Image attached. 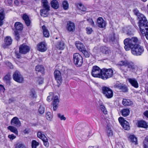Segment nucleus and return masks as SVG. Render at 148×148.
Instances as JSON below:
<instances>
[{"label": "nucleus", "mask_w": 148, "mask_h": 148, "mask_svg": "<svg viewBox=\"0 0 148 148\" xmlns=\"http://www.w3.org/2000/svg\"><path fill=\"white\" fill-rule=\"evenodd\" d=\"M131 50L133 55L135 56H140L143 53L144 49L142 46L138 44L135 45L134 47L132 48Z\"/></svg>", "instance_id": "5"}, {"label": "nucleus", "mask_w": 148, "mask_h": 148, "mask_svg": "<svg viewBox=\"0 0 148 148\" xmlns=\"http://www.w3.org/2000/svg\"><path fill=\"white\" fill-rule=\"evenodd\" d=\"M54 74L55 79L56 80L58 84L57 86L59 87L61 85L62 82L61 73L59 70H56L54 71Z\"/></svg>", "instance_id": "11"}, {"label": "nucleus", "mask_w": 148, "mask_h": 148, "mask_svg": "<svg viewBox=\"0 0 148 148\" xmlns=\"http://www.w3.org/2000/svg\"><path fill=\"white\" fill-rule=\"evenodd\" d=\"M75 44L77 49L81 51L85 48L83 44L79 41H76Z\"/></svg>", "instance_id": "26"}, {"label": "nucleus", "mask_w": 148, "mask_h": 148, "mask_svg": "<svg viewBox=\"0 0 148 148\" xmlns=\"http://www.w3.org/2000/svg\"><path fill=\"white\" fill-rule=\"evenodd\" d=\"M46 117L48 120L51 121L52 119L53 116L51 113L48 112L46 113Z\"/></svg>", "instance_id": "45"}, {"label": "nucleus", "mask_w": 148, "mask_h": 148, "mask_svg": "<svg viewBox=\"0 0 148 148\" xmlns=\"http://www.w3.org/2000/svg\"><path fill=\"white\" fill-rule=\"evenodd\" d=\"M5 90V89L3 86L2 85L0 84V91L3 92Z\"/></svg>", "instance_id": "61"}, {"label": "nucleus", "mask_w": 148, "mask_h": 148, "mask_svg": "<svg viewBox=\"0 0 148 148\" xmlns=\"http://www.w3.org/2000/svg\"><path fill=\"white\" fill-rule=\"evenodd\" d=\"M59 100L57 96H56L54 97L53 103V110H56L58 108L59 106Z\"/></svg>", "instance_id": "21"}, {"label": "nucleus", "mask_w": 148, "mask_h": 148, "mask_svg": "<svg viewBox=\"0 0 148 148\" xmlns=\"http://www.w3.org/2000/svg\"><path fill=\"white\" fill-rule=\"evenodd\" d=\"M86 30L87 33L88 34H91L92 32V28L90 27H87L86 29Z\"/></svg>", "instance_id": "52"}, {"label": "nucleus", "mask_w": 148, "mask_h": 148, "mask_svg": "<svg viewBox=\"0 0 148 148\" xmlns=\"http://www.w3.org/2000/svg\"><path fill=\"white\" fill-rule=\"evenodd\" d=\"M129 138L131 141L134 144L136 145L137 144V139L136 137L134 135H131L130 136Z\"/></svg>", "instance_id": "38"}, {"label": "nucleus", "mask_w": 148, "mask_h": 148, "mask_svg": "<svg viewBox=\"0 0 148 148\" xmlns=\"http://www.w3.org/2000/svg\"><path fill=\"white\" fill-rule=\"evenodd\" d=\"M5 44L7 46H9L11 44L12 40L10 36H6L4 39Z\"/></svg>", "instance_id": "30"}, {"label": "nucleus", "mask_w": 148, "mask_h": 148, "mask_svg": "<svg viewBox=\"0 0 148 148\" xmlns=\"http://www.w3.org/2000/svg\"><path fill=\"white\" fill-rule=\"evenodd\" d=\"M101 71L102 69L99 67L97 66H94L92 69L91 74L93 77L100 78Z\"/></svg>", "instance_id": "9"}, {"label": "nucleus", "mask_w": 148, "mask_h": 148, "mask_svg": "<svg viewBox=\"0 0 148 148\" xmlns=\"http://www.w3.org/2000/svg\"><path fill=\"white\" fill-rule=\"evenodd\" d=\"M100 50L101 52L106 54H108L110 53V49L105 46H103L100 48Z\"/></svg>", "instance_id": "28"}, {"label": "nucleus", "mask_w": 148, "mask_h": 148, "mask_svg": "<svg viewBox=\"0 0 148 148\" xmlns=\"http://www.w3.org/2000/svg\"><path fill=\"white\" fill-rule=\"evenodd\" d=\"M133 12L134 14L137 16L139 19L138 26L140 25L141 23L140 22H142L143 24L145 23V21H147L145 16L143 14L139 13V11L137 9H134Z\"/></svg>", "instance_id": "10"}, {"label": "nucleus", "mask_w": 148, "mask_h": 148, "mask_svg": "<svg viewBox=\"0 0 148 148\" xmlns=\"http://www.w3.org/2000/svg\"><path fill=\"white\" fill-rule=\"evenodd\" d=\"M11 125L16 127H18L21 126V123L18 118L17 117H14L11 121Z\"/></svg>", "instance_id": "16"}, {"label": "nucleus", "mask_w": 148, "mask_h": 148, "mask_svg": "<svg viewBox=\"0 0 148 148\" xmlns=\"http://www.w3.org/2000/svg\"><path fill=\"white\" fill-rule=\"evenodd\" d=\"M13 79L18 83H22L23 81V78L21 73L18 71H16L13 75Z\"/></svg>", "instance_id": "12"}, {"label": "nucleus", "mask_w": 148, "mask_h": 148, "mask_svg": "<svg viewBox=\"0 0 148 148\" xmlns=\"http://www.w3.org/2000/svg\"><path fill=\"white\" fill-rule=\"evenodd\" d=\"M115 88H118L121 91L126 92L128 90V89L126 85L121 84L117 83L114 86Z\"/></svg>", "instance_id": "17"}, {"label": "nucleus", "mask_w": 148, "mask_h": 148, "mask_svg": "<svg viewBox=\"0 0 148 148\" xmlns=\"http://www.w3.org/2000/svg\"><path fill=\"white\" fill-rule=\"evenodd\" d=\"M53 98V96H48L47 98V100L48 101H50L52 98Z\"/></svg>", "instance_id": "62"}, {"label": "nucleus", "mask_w": 148, "mask_h": 148, "mask_svg": "<svg viewBox=\"0 0 148 148\" xmlns=\"http://www.w3.org/2000/svg\"><path fill=\"white\" fill-rule=\"evenodd\" d=\"M58 117L60 118L61 120L65 121L66 120V118L63 115H61L59 113L58 114Z\"/></svg>", "instance_id": "53"}, {"label": "nucleus", "mask_w": 148, "mask_h": 148, "mask_svg": "<svg viewBox=\"0 0 148 148\" xmlns=\"http://www.w3.org/2000/svg\"><path fill=\"white\" fill-rule=\"evenodd\" d=\"M14 35L16 40H18L20 38V36L18 31H14Z\"/></svg>", "instance_id": "54"}, {"label": "nucleus", "mask_w": 148, "mask_h": 148, "mask_svg": "<svg viewBox=\"0 0 148 148\" xmlns=\"http://www.w3.org/2000/svg\"><path fill=\"white\" fill-rule=\"evenodd\" d=\"M130 40H131V42L133 41L134 42L137 43H138V40L137 38L136 37H132V38H129Z\"/></svg>", "instance_id": "49"}, {"label": "nucleus", "mask_w": 148, "mask_h": 148, "mask_svg": "<svg viewBox=\"0 0 148 148\" xmlns=\"http://www.w3.org/2000/svg\"><path fill=\"white\" fill-rule=\"evenodd\" d=\"M37 82L39 84H42L43 83V79L41 78H38Z\"/></svg>", "instance_id": "58"}, {"label": "nucleus", "mask_w": 148, "mask_h": 148, "mask_svg": "<svg viewBox=\"0 0 148 148\" xmlns=\"http://www.w3.org/2000/svg\"><path fill=\"white\" fill-rule=\"evenodd\" d=\"M118 65L121 66L120 68V69L124 72H127L128 70L126 69H124L123 66H124L125 67L127 66L130 71L132 72L135 71L137 69V66L135 64L130 61H120L119 62Z\"/></svg>", "instance_id": "1"}, {"label": "nucleus", "mask_w": 148, "mask_h": 148, "mask_svg": "<svg viewBox=\"0 0 148 148\" xmlns=\"http://www.w3.org/2000/svg\"><path fill=\"white\" fill-rule=\"evenodd\" d=\"M38 50L40 51L43 52L47 49V45L44 42H41L37 45Z\"/></svg>", "instance_id": "18"}, {"label": "nucleus", "mask_w": 148, "mask_h": 148, "mask_svg": "<svg viewBox=\"0 0 148 148\" xmlns=\"http://www.w3.org/2000/svg\"><path fill=\"white\" fill-rule=\"evenodd\" d=\"M39 145L38 142L36 140H33L32 142V148H36L37 146Z\"/></svg>", "instance_id": "40"}, {"label": "nucleus", "mask_w": 148, "mask_h": 148, "mask_svg": "<svg viewBox=\"0 0 148 148\" xmlns=\"http://www.w3.org/2000/svg\"><path fill=\"white\" fill-rule=\"evenodd\" d=\"M77 7L81 10L82 11H85L86 10V8L81 3L76 4Z\"/></svg>", "instance_id": "39"}, {"label": "nucleus", "mask_w": 148, "mask_h": 148, "mask_svg": "<svg viewBox=\"0 0 148 148\" xmlns=\"http://www.w3.org/2000/svg\"><path fill=\"white\" fill-rule=\"evenodd\" d=\"M8 137L10 139V140H13L16 137V136H14V134H13L9 135Z\"/></svg>", "instance_id": "56"}, {"label": "nucleus", "mask_w": 148, "mask_h": 148, "mask_svg": "<svg viewBox=\"0 0 148 148\" xmlns=\"http://www.w3.org/2000/svg\"><path fill=\"white\" fill-rule=\"evenodd\" d=\"M66 28L68 31L73 32L75 29V25L73 23L69 21L67 23Z\"/></svg>", "instance_id": "15"}, {"label": "nucleus", "mask_w": 148, "mask_h": 148, "mask_svg": "<svg viewBox=\"0 0 148 148\" xmlns=\"http://www.w3.org/2000/svg\"><path fill=\"white\" fill-rule=\"evenodd\" d=\"M75 134L77 137L80 140L82 141H86L90 136V133L88 132L85 131V130L83 129L82 130H76Z\"/></svg>", "instance_id": "3"}, {"label": "nucleus", "mask_w": 148, "mask_h": 148, "mask_svg": "<svg viewBox=\"0 0 148 148\" xmlns=\"http://www.w3.org/2000/svg\"><path fill=\"white\" fill-rule=\"evenodd\" d=\"M67 71V68L65 66H62L61 69V71L64 73H66Z\"/></svg>", "instance_id": "59"}, {"label": "nucleus", "mask_w": 148, "mask_h": 148, "mask_svg": "<svg viewBox=\"0 0 148 148\" xmlns=\"http://www.w3.org/2000/svg\"><path fill=\"white\" fill-rule=\"evenodd\" d=\"M130 112L129 109H124L121 111L122 115L124 116H126L129 115Z\"/></svg>", "instance_id": "37"}, {"label": "nucleus", "mask_w": 148, "mask_h": 148, "mask_svg": "<svg viewBox=\"0 0 148 148\" xmlns=\"http://www.w3.org/2000/svg\"><path fill=\"white\" fill-rule=\"evenodd\" d=\"M137 126L139 127L144 128H147L148 127V125L147 123L144 121H138Z\"/></svg>", "instance_id": "27"}, {"label": "nucleus", "mask_w": 148, "mask_h": 148, "mask_svg": "<svg viewBox=\"0 0 148 148\" xmlns=\"http://www.w3.org/2000/svg\"><path fill=\"white\" fill-rule=\"evenodd\" d=\"M44 8L40 10V14L41 16L46 17L49 14V6L43 7Z\"/></svg>", "instance_id": "19"}, {"label": "nucleus", "mask_w": 148, "mask_h": 148, "mask_svg": "<svg viewBox=\"0 0 148 148\" xmlns=\"http://www.w3.org/2000/svg\"><path fill=\"white\" fill-rule=\"evenodd\" d=\"M51 5L52 8L57 9L59 7V4L56 0H53L51 2Z\"/></svg>", "instance_id": "31"}, {"label": "nucleus", "mask_w": 148, "mask_h": 148, "mask_svg": "<svg viewBox=\"0 0 148 148\" xmlns=\"http://www.w3.org/2000/svg\"><path fill=\"white\" fill-rule=\"evenodd\" d=\"M29 95L32 98H35L36 97V95L34 89L31 90L29 92Z\"/></svg>", "instance_id": "42"}, {"label": "nucleus", "mask_w": 148, "mask_h": 148, "mask_svg": "<svg viewBox=\"0 0 148 148\" xmlns=\"http://www.w3.org/2000/svg\"><path fill=\"white\" fill-rule=\"evenodd\" d=\"M123 104L125 106H128L131 105L132 102L130 99H124L122 101Z\"/></svg>", "instance_id": "29"}, {"label": "nucleus", "mask_w": 148, "mask_h": 148, "mask_svg": "<svg viewBox=\"0 0 148 148\" xmlns=\"http://www.w3.org/2000/svg\"><path fill=\"white\" fill-rule=\"evenodd\" d=\"M101 90L103 95L108 99L112 98L113 95L112 90L109 88L103 86L101 88Z\"/></svg>", "instance_id": "6"}, {"label": "nucleus", "mask_w": 148, "mask_h": 148, "mask_svg": "<svg viewBox=\"0 0 148 148\" xmlns=\"http://www.w3.org/2000/svg\"><path fill=\"white\" fill-rule=\"evenodd\" d=\"M22 18L26 25L29 26L30 25L31 21L29 16L26 14H25L23 15Z\"/></svg>", "instance_id": "24"}, {"label": "nucleus", "mask_w": 148, "mask_h": 148, "mask_svg": "<svg viewBox=\"0 0 148 148\" xmlns=\"http://www.w3.org/2000/svg\"><path fill=\"white\" fill-rule=\"evenodd\" d=\"M56 47V48L59 50H63L65 47V44L62 41H60L57 42Z\"/></svg>", "instance_id": "25"}, {"label": "nucleus", "mask_w": 148, "mask_h": 148, "mask_svg": "<svg viewBox=\"0 0 148 148\" xmlns=\"http://www.w3.org/2000/svg\"><path fill=\"white\" fill-rule=\"evenodd\" d=\"M118 120L119 122L125 130H128L130 129L129 123L125 120L123 117H120L119 118Z\"/></svg>", "instance_id": "13"}, {"label": "nucleus", "mask_w": 148, "mask_h": 148, "mask_svg": "<svg viewBox=\"0 0 148 148\" xmlns=\"http://www.w3.org/2000/svg\"><path fill=\"white\" fill-rule=\"evenodd\" d=\"M87 21L90 23V24L92 26L94 25L95 23L92 19L89 18L87 19Z\"/></svg>", "instance_id": "57"}, {"label": "nucleus", "mask_w": 148, "mask_h": 148, "mask_svg": "<svg viewBox=\"0 0 148 148\" xmlns=\"http://www.w3.org/2000/svg\"><path fill=\"white\" fill-rule=\"evenodd\" d=\"M144 115L148 118V111L147 110L144 112Z\"/></svg>", "instance_id": "64"}, {"label": "nucleus", "mask_w": 148, "mask_h": 148, "mask_svg": "<svg viewBox=\"0 0 148 148\" xmlns=\"http://www.w3.org/2000/svg\"><path fill=\"white\" fill-rule=\"evenodd\" d=\"M42 29L43 31V33L44 36L46 37H48L49 36V33L46 29L45 26L43 25L42 27Z\"/></svg>", "instance_id": "36"}, {"label": "nucleus", "mask_w": 148, "mask_h": 148, "mask_svg": "<svg viewBox=\"0 0 148 148\" xmlns=\"http://www.w3.org/2000/svg\"><path fill=\"white\" fill-rule=\"evenodd\" d=\"M30 49V47L25 44H23L19 47V52L20 53L25 54L28 52Z\"/></svg>", "instance_id": "14"}, {"label": "nucleus", "mask_w": 148, "mask_h": 148, "mask_svg": "<svg viewBox=\"0 0 148 148\" xmlns=\"http://www.w3.org/2000/svg\"><path fill=\"white\" fill-rule=\"evenodd\" d=\"M37 135L38 138L41 139L42 140L46 137L41 132H38L37 133Z\"/></svg>", "instance_id": "44"}, {"label": "nucleus", "mask_w": 148, "mask_h": 148, "mask_svg": "<svg viewBox=\"0 0 148 148\" xmlns=\"http://www.w3.org/2000/svg\"><path fill=\"white\" fill-rule=\"evenodd\" d=\"M36 70L42 73H43L44 72V68L43 66L38 65L36 66Z\"/></svg>", "instance_id": "34"}, {"label": "nucleus", "mask_w": 148, "mask_h": 148, "mask_svg": "<svg viewBox=\"0 0 148 148\" xmlns=\"http://www.w3.org/2000/svg\"><path fill=\"white\" fill-rule=\"evenodd\" d=\"M131 40L129 38H127L124 41V43L125 45L124 48L126 51H129L130 49L134 47L135 45H137L136 43L133 41L131 42Z\"/></svg>", "instance_id": "8"}, {"label": "nucleus", "mask_w": 148, "mask_h": 148, "mask_svg": "<svg viewBox=\"0 0 148 148\" xmlns=\"http://www.w3.org/2000/svg\"><path fill=\"white\" fill-rule=\"evenodd\" d=\"M10 74H7L3 78L4 81L8 84H10V80L11 79Z\"/></svg>", "instance_id": "32"}, {"label": "nucleus", "mask_w": 148, "mask_h": 148, "mask_svg": "<svg viewBox=\"0 0 148 148\" xmlns=\"http://www.w3.org/2000/svg\"><path fill=\"white\" fill-rule=\"evenodd\" d=\"M4 2L8 5H11L12 3V0H5Z\"/></svg>", "instance_id": "51"}, {"label": "nucleus", "mask_w": 148, "mask_h": 148, "mask_svg": "<svg viewBox=\"0 0 148 148\" xmlns=\"http://www.w3.org/2000/svg\"><path fill=\"white\" fill-rule=\"evenodd\" d=\"M97 24L98 26L101 28H103L105 27L106 24L105 21L102 17H99L97 20Z\"/></svg>", "instance_id": "20"}, {"label": "nucleus", "mask_w": 148, "mask_h": 148, "mask_svg": "<svg viewBox=\"0 0 148 148\" xmlns=\"http://www.w3.org/2000/svg\"><path fill=\"white\" fill-rule=\"evenodd\" d=\"M14 3L16 5H18L19 4V2L17 0H15L14 1Z\"/></svg>", "instance_id": "63"}, {"label": "nucleus", "mask_w": 148, "mask_h": 148, "mask_svg": "<svg viewBox=\"0 0 148 148\" xmlns=\"http://www.w3.org/2000/svg\"><path fill=\"white\" fill-rule=\"evenodd\" d=\"M113 75L114 72L112 69L103 68L102 69L100 78L106 80L112 77Z\"/></svg>", "instance_id": "2"}, {"label": "nucleus", "mask_w": 148, "mask_h": 148, "mask_svg": "<svg viewBox=\"0 0 148 148\" xmlns=\"http://www.w3.org/2000/svg\"><path fill=\"white\" fill-rule=\"evenodd\" d=\"M14 27L16 29L21 30L23 29V25L22 24L19 22H17L14 24Z\"/></svg>", "instance_id": "33"}, {"label": "nucleus", "mask_w": 148, "mask_h": 148, "mask_svg": "<svg viewBox=\"0 0 148 148\" xmlns=\"http://www.w3.org/2000/svg\"><path fill=\"white\" fill-rule=\"evenodd\" d=\"M15 148H26V147L23 144H17L16 145Z\"/></svg>", "instance_id": "50"}, {"label": "nucleus", "mask_w": 148, "mask_h": 148, "mask_svg": "<svg viewBox=\"0 0 148 148\" xmlns=\"http://www.w3.org/2000/svg\"><path fill=\"white\" fill-rule=\"evenodd\" d=\"M73 60L74 63L77 66H81L83 62L82 57L77 53L73 54Z\"/></svg>", "instance_id": "7"}, {"label": "nucleus", "mask_w": 148, "mask_h": 148, "mask_svg": "<svg viewBox=\"0 0 148 148\" xmlns=\"http://www.w3.org/2000/svg\"><path fill=\"white\" fill-rule=\"evenodd\" d=\"M44 145L47 148L49 146V143L48 142V139L47 137L42 140Z\"/></svg>", "instance_id": "43"}, {"label": "nucleus", "mask_w": 148, "mask_h": 148, "mask_svg": "<svg viewBox=\"0 0 148 148\" xmlns=\"http://www.w3.org/2000/svg\"><path fill=\"white\" fill-rule=\"evenodd\" d=\"M42 4L43 7L49 6L48 5L47 0H42Z\"/></svg>", "instance_id": "55"}, {"label": "nucleus", "mask_w": 148, "mask_h": 148, "mask_svg": "<svg viewBox=\"0 0 148 148\" xmlns=\"http://www.w3.org/2000/svg\"><path fill=\"white\" fill-rule=\"evenodd\" d=\"M100 108L101 111L105 114H107V111L105 107L103 105H101L100 106Z\"/></svg>", "instance_id": "48"}, {"label": "nucleus", "mask_w": 148, "mask_h": 148, "mask_svg": "<svg viewBox=\"0 0 148 148\" xmlns=\"http://www.w3.org/2000/svg\"><path fill=\"white\" fill-rule=\"evenodd\" d=\"M8 130H10L11 132L14 133L16 134L17 135L18 134V131L17 128L12 126H10L8 127Z\"/></svg>", "instance_id": "35"}, {"label": "nucleus", "mask_w": 148, "mask_h": 148, "mask_svg": "<svg viewBox=\"0 0 148 148\" xmlns=\"http://www.w3.org/2000/svg\"><path fill=\"white\" fill-rule=\"evenodd\" d=\"M69 4L67 1H63L62 3V6L64 10H67L69 8Z\"/></svg>", "instance_id": "41"}, {"label": "nucleus", "mask_w": 148, "mask_h": 148, "mask_svg": "<svg viewBox=\"0 0 148 148\" xmlns=\"http://www.w3.org/2000/svg\"><path fill=\"white\" fill-rule=\"evenodd\" d=\"M107 133L108 136H110L112 135V131L110 130H108L107 131Z\"/></svg>", "instance_id": "60"}, {"label": "nucleus", "mask_w": 148, "mask_h": 148, "mask_svg": "<svg viewBox=\"0 0 148 148\" xmlns=\"http://www.w3.org/2000/svg\"><path fill=\"white\" fill-rule=\"evenodd\" d=\"M82 53L84 54L86 57L88 58L89 57V54L88 52L86 50L85 48L84 49L81 51Z\"/></svg>", "instance_id": "47"}, {"label": "nucleus", "mask_w": 148, "mask_h": 148, "mask_svg": "<svg viewBox=\"0 0 148 148\" xmlns=\"http://www.w3.org/2000/svg\"><path fill=\"white\" fill-rule=\"evenodd\" d=\"M140 25L139 26L140 29L139 34L141 36H145L146 38L148 40V22L145 21L143 24L140 22Z\"/></svg>", "instance_id": "4"}, {"label": "nucleus", "mask_w": 148, "mask_h": 148, "mask_svg": "<svg viewBox=\"0 0 148 148\" xmlns=\"http://www.w3.org/2000/svg\"><path fill=\"white\" fill-rule=\"evenodd\" d=\"M38 112L40 114H43L45 112L44 107L43 106H40L39 108Z\"/></svg>", "instance_id": "46"}, {"label": "nucleus", "mask_w": 148, "mask_h": 148, "mask_svg": "<svg viewBox=\"0 0 148 148\" xmlns=\"http://www.w3.org/2000/svg\"><path fill=\"white\" fill-rule=\"evenodd\" d=\"M5 13L3 9L0 8V26L3 24V20L5 18Z\"/></svg>", "instance_id": "23"}, {"label": "nucleus", "mask_w": 148, "mask_h": 148, "mask_svg": "<svg viewBox=\"0 0 148 148\" xmlns=\"http://www.w3.org/2000/svg\"><path fill=\"white\" fill-rule=\"evenodd\" d=\"M128 80L132 86L134 87L138 88V82L136 80L135 78H128Z\"/></svg>", "instance_id": "22"}]
</instances>
